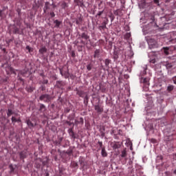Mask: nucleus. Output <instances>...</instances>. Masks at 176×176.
<instances>
[{
	"label": "nucleus",
	"mask_w": 176,
	"mask_h": 176,
	"mask_svg": "<svg viewBox=\"0 0 176 176\" xmlns=\"http://www.w3.org/2000/svg\"><path fill=\"white\" fill-rule=\"evenodd\" d=\"M8 31L10 34H21V32H20V28L16 26V25H10L9 26Z\"/></svg>",
	"instance_id": "1"
},
{
	"label": "nucleus",
	"mask_w": 176,
	"mask_h": 176,
	"mask_svg": "<svg viewBox=\"0 0 176 176\" xmlns=\"http://www.w3.org/2000/svg\"><path fill=\"white\" fill-rule=\"evenodd\" d=\"M147 43H148L149 49H155L158 46L157 41H156V40L152 38H148Z\"/></svg>",
	"instance_id": "2"
},
{
	"label": "nucleus",
	"mask_w": 176,
	"mask_h": 176,
	"mask_svg": "<svg viewBox=\"0 0 176 176\" xmlns=\"http://www.w3.org/2000/svg\"><path fill=\"white\" fill-rule=\"evenodd\" d=\"M39 100L41 101H44V102H50L52 100V96L49 94H43L40 96Z\"/></svg>",
	"instance_id": "3"
},
{
	"label": "nucleus",
	"mask_w": 176,
	"mask_h": 176,
	"mask_svg": "<svg viewBox=\"0 0 176 176\" xmlns=\"http://www.w3.org/2000/svg\"><path fill=\"white\" fill-rule=\"evenodd\" d=\"M78 162L80 166V170H83L85 168V166H86V160L83 157H80L78 159Z\"/></svg>",
	"instance_id": "4"
},
{
	"label": "nucleus",
	"mask_w": 176,
	"mask_h": 176,
	"mask_svg": "<svg viewBox=\"0 0 176 176\" xmlns=\"http://www.w3.org/2000/svg\"><path fill=\"white\" fill-rule=\"evenodd\" d=\"M148 57L150 58V63L151 64H155L156 63V55L155 52H150L148 54Z\"/></svg>",
	"instance_id": "5"
},
{
	"label": "nucleus",
	"mask_w": 176,
	"mask_h": 176,
	"mask_svg": "<svg viewBox=\"0 0 176 176\" xmlns=\"http://www.w3.org/2000/svg\"><path fill=\"white\" fill-rule=\"evenodd\" d=\"M27 156H28L27 150H23L19 153V157L21 160H24V159H26Z\"/></svg>",
	"instance_id": "6"
},
{
	"label": "nucleus",
	"mask_w": 176,
	"mask_h": 176,
	"mask_svg": "<svg viewBox=\"0 0 176 176\" xmlns=\"http://www.w3.org/2000/svg\"><path fill=\"white\" fill-rule=\"evenodd\" d=\"M60 75H62V76H64V78H65V79H68V78H69V72L68 69L67 71H64L60 69Z\"/></svg>",
	"instance_id": "7"
},
{
	"label": "nucleus",
	"mask_w": 176,
	"mask_h": 176,
	"mask_svg": "<svg viewBox=\"0 0 176 176\" xmlns=\"http://www.w3.org/2000/svg\"><path fill=\"white\" fill-rule=\"evenodd\" d=\"M25 123L30 129H34V127L36 126V123L34 124V122H32L30 119L26 120Z\"/></svg>",
	"instance_id": "8"
},
{
	"label": "nucleus",
	"mask_w": 176,
	"mask_h": 176,
	"mask_svg": "<svg viewBox=\"0 0 176 176\" xmlns=\"http://www.w3.org/2000/svg\"><path fill=\"white\" fill-rule=\"evenodd\" d=\"M80 38L85 39V41H89V39H90V36L87 35L85 32H83L78 35V39H80Z\"/></svg>",
	"instance_id": "9"
},
{
	"label": "nucleus",
	"mask_w": 176,
	"mask_h": 176,
	"mask_svg": "<svg viewBox=\"0 0 176 176\" xmlns=\"http://www.w3.org/2000/svg\"><path fill=\"white\" fill-rule=\"evenodd\" d=\"M108 24L107 21H103L102 23V25L98 26V30L101 32H103V31L107 28V25Z\"/></svg>",
	"instance_id": "10"
},
{
	"label": "nucleus",
	"mask_w": 176,
	"mask_h": 176,
	"mask_svg": "<svg viewBox=\"0 0 176 176\" xmlns=\"http://www.w3.org/2000/svg\"><path fill=\"white\" fill-rule=\"evenodd\" d=\"M95 111L98 112V113H102V112H104V109L100 106V104H96L94 106Z\"/></svg>",
	"instance_id": "11"
},
{
	"label": "nucleus",
	"mask_w": 176,
	"mask_h": 176,
	"mask_svg": "<svg viewBox=\"0 0 176 176\" xmlns=\"http://www.w3.org/2000/svg\"><path fill=\"white\" fill-rule=\"evenodd\" d=\"M56 86L58 89H63L65 86V82L63 81H56Z\"/></svg>",
	"instance_id": "12"
},
{
	"label": "nucleus",
	"mask_w": 176,
	"mask_h": 176,
	"mask_svg": "<svg viewBox=\"0 0 176 176\" xmlns=\"http://www.w3.org/2000/svg\"><path fill=\"white\" fill-rule=\"evenodd\" d=\"M68 133L72 138H73V140H75V138H76V136L75 135V133L74 132L72 128L69 129Z\"/></svg>",
	"instance_id": "13"
},
{
	"label": "nucleus",
	"mask_w": 176,
	"mask_h": 176,
	"mask_svg": "<svg viewBox=\"0 0 176 176\" xmlns=\"http://www.w3.org/2000/svg\"><path fill=\"white\" fill-rule=\"evenodd\" d=\"M54 24H55V25H54L55 28H59L60 25H61V24H63V22L56 19V20L54 21Z\"/></svg>",
	"instance_id": "14"
},
{
	"label": "nucleus",
	"mask_w": 176,
	"mask_h": 176,
	"mask_svg": "<svg viewBox=\"0 0 176 176\" xmlns=\"http://www.w3.org/2000/svg\"><path fill=\"white\" fill-rule=\"evenodd\" d=\"M101 155L102 157H107L108 156V153L105 151V147L102 148Z\"/></svg>",
	"instance_id": "15"
},
{
	"label": "nucleus",
	"mask_w": 176,
	"mask_h": 176,
	"mask_svg": "<svg viewBox=\"0 0 176 176\" xmlns=\"http://www.w3.org/2000/svg\"><path fill=\"white\" fill-rule=\"evenodd\" d=\"M121 146L122 145L119 142H116L113 144V149H119Z\"/></svg>",
	"instance_id": "16"
},
{
	"label": "nucleus",
	"mask_w": 176,
	"mask_h": 176,
	"mask_svg": "<svg viewBox=\"0 0 176 176\" xmlns=\"http://www.w3.org/2000/svg\"><path fill=\"white\" fill-rule=\"evenodd\" d=\"M142 80L144 85L146 87H148L149 86V80H148V78H142Z\"/></svg>",
	"instance_id": "17"
},
{
	"label": "nucleus",
	"mask_w": 176,
	"mask_h": 176,
	"mask_svg": "<svg viewBox=\"0 0 176 176\" xmlns=\"http://www.w3.org/2000/svg\"><path fill=\"white\" fill-rule=\"evenodd\" d=\"M94 58H98L100 57V50H96L94 55Z\"/></svg>",
	"instance_id": "18"
},
{
	"label": "nucleus",
	"mask_w": 176,
	"mask_h": 176,
	"mask_svg": "<svg viewBox=\"0 0 176 176\" xmlns=\"http://www.w3.org/2000/svg\"><path fill=\"white\" fill-rule=\"evenodd\" d=\"M78 162L73 161L72 162L71 164H70V167H72L73 168H78Z\"/></svg>",
	"instance_id": "19"
},
{
	"label": "nucleus",
	"mask_w": 176,
	"mask_h": 176,
	"mask_svg": "<svg viewBox=\"0 0 176 176\" xmlns=\"http://www.w3.org/2000/svg\"><path fill=\"white\" fill-rule=\"evenodd\" d=\"M75 3H76L77 6H83V2L82 0H74Z\"/></svg>",
	"instance_id": "20"
},
{
	"label": "nucleus",
	"mask_w": 176,
	"mask_h": 176,
	"mask_svg": "<svg viewBox=\"0 0 176 176\" xmlns=\"http://www.w3.org/2000/svg\"><path fill=\"white\" fill-rule=\"evenodd\" d=\"M39 111H41V112H45V111H46V107L45 106V104H40Z\"/></svg>",
	"instance_id": "21"
},
{
	"label": "nucleus",
	"mask_w": 176,
	"mask_h": 176,
	"mask_svg": "<svg viewBox=\"0 0 176 176\" xmlns=\"http://www.w3.org/2000/svg\"><path fill=\"white\" fill-rule=\"evenodd\" d=\"M25 90L27 91H28V93H32V91H34V90H35V88H34L33 87H27L25 88Z\"/></svg>",
	"instance_id": "22"
},
{
	"label": "nucleus",
	"mask_w": 176,
	"mask_h": 176,
	"mask_svg": "<svg viewBox=\"0 0 176 176\" xmlns=\"http://www.w3.org/2000/svg\"><path fill=\"white\" fill-rule=\"evenodd\" d=\"M121 157H126L127 156V151H126V148H124L122 152L120 155Z\"/></svg>",
	"instance_id": "23"
},
{
	"label": "nucleus",
	"mask_w": 176,
	"mask_h": 176,
	"mask_svg": "<svg viewBox=\"0 0 176 176\" xmlns=\"http://www.w3.org/2000/svg\"><path fill=\"white\" fill-rule=\"evenodd\" d=\"M46 52H47V50L45 47L39 50V53H41V54H44V53H46Z\"/></svg>",
	"instance_id": "24"
},
{
	"label": "nucleus",
	"mask_w": 176,
	"mask_h": 176,
	"mask_svg": "<svg viewBox=\"0 0 176 176\" xmlns=\"http://www.w3.org/2000/svg\"><path fill=\"white\" fill-rule=\"evenodd\" d=\"M11 120H12V123H16V122H21V120L20 118L16 119V118L15 117H14V116L12 117Z\"/></svg>",
	"instance_id": "25"
},
{
	"label": "nucleus",
	"mask_w": 176,
	"mask_h": 176,
	"mask_svg": "<svg viewBox=\"0 0 176 176\" xmlns=\"http://www.w3.org/2000/svg\"><path fill=\"white\" fill-rule=\"evenodd\" d=\"M44 9L45 10H48V9H50V3L48 1L45 2Z\"/></svg>",
	"instance_id": "26"
},
{
	"label": "nucleus",
	"mask_w": 176,
	"mask_h": 176,
	"mask_svg": "<svg viewBox=\"0 0 176 176\" xmlns=\"http://www.w3.org/2000/svg\"><path fill=\"white\" fill-rule=\"evenodd\" d=\"M82 23V17H78L76 20V24H77V25H80V24Z\"/></svg>",
	"instance_id": "27"
},
{
	"label": "nucleus",
	"mask_w": 176,
	"mask_h": 176,
	"mask_svg": "<svg viewBox=\"0 0 176 176\" xmlns=\"http://www.w3.org/2000/svg\"><path fill=\"white\" fill-rule=\"evenodd\" d=\"M12 115H13V111L10 109H8V112H7V116L8 118H10V116H12Z\"/></svg>",
	"instance_id": "28"
},
{
	"label": "nucleus",
	"mask_w": 176,
	"mask_h": 176,
	"mask_svg": "<svg viewBox=\"0 0 176 176\" xmlns=\"http://www.w3.org/2000/svg\"><path fill=\"white\" fill-rule=\"evenodd\" d=\"M76 91H77V94H78V96H79V97H83V94H85V92L83 91L77 89Z\"/></svg>",
	"instance_id": "29"
},
{
	"label": "nucleus",
	"mask_w": 176,
	"mask_h": 176,
	"mask_svg": "<svg viewBox=\"0 0 176 176\" xmlns=\"http://www.w3.org/2000/svg\"><path fill=\"white\" fill-rule=\"evenodd\" d=\"M61 142H63V138H59L58 140L56 141V145H61Z\"/></svg>",
	"instance_id": "30"
},
{
	"label": "nucleus",
	"mask_w": 176,
	"mask_h": 176,
	"mask_svg": "<svg viewBox=\"0 0 176 176\" xmlns=\"http://www.w3.org/2000/svg\"><path fill=\"white\" fill-rule=\"evenodd\" d=\"M67 7H68V3L63 1L61 4L62 9H67Z\"/></svg>",
	"instance_id": "31"
},
{
	"label": "nucleus",
	"mask_w": 176,
	"mask_h": 176,
	"mask_svg": "<svg viewBox=\"0 0 176 176\" xmlns=\"http://www.w3.org/2000/svg\"><path fill=\"white\" fill-rule=\"evenodd\" d=\"M84 104H85V105H87V104H89V96H86L84 98Z\"/></svg>",
	"instance_id": "32"
},
{
	"label": "nucleus",
	"mask_w": 176,
	"mask_h": 176,
	"mask_svg": "<svg viewBox=\"0 0 176 176\" xmlns=\"http://www.w3.org/2000/svg\"><path fill=\"white\" fill-rule=\"evenodd\" d=\"M168 91H173L174 90V85H169L167 87Z\"/></svg>",
	"instance_id": "33"
},
{
	"label": "nucleus",
	"mask_w": 176,
	"mask_h": 176,
	"mask_svg": "<svg viewBox=\"0 0 176 176\" xmlns=\"http://www.w3.org/2000/svg\"><path fill=\"white\" fill-rule=\"evenodd\" d=\"M111 63V60L109 59H106L104 61V64L106 67H109V64Z\"/></svg>",
	"instance_id": "34"
},
{
	"label": "nucleus",
	"mask_w": 176,
	"mask_h": 176,
	"mask_svg": "<svg viewBox=\"0 0 176 176\" xmlns=\"http://www.w3.org/2000/svg\"><path fill=\"white\" fill-rule=\"evenodd\" d=\"M164 52L166 56H168L170 54V53L168 52V47L164 48Z\"/></svg>",
	"instance_id": "35"
},
{
	"label": "nucleus",
	"mask_w": 176,
	"mask_h": 176,
	"mask_svg": "<svg viewBox=\"0 0 176 176\" xmlns=\"http://www.w3.org/2000/svg\"><path fill=\"white\" fill-rule=\"evenodd\" d=\"M113 58L114 60H118V58H119V54H118V52L113 53Z\"/></svg>",
	"instance_id": "36"
},
{
	"label": "nucleus",
	"mask_w": 176,
	"mask_h": 176,
	"mask_svg": "<svg viewBox=\"0 0 176 176\" xmlns=\"http://www.w3.org/2000/svg\"><path fill=\"white\" fill-rule=\"evenodd\" d=\"M166 67L167 69H171L173 68V64L168 63V64H166Z\"/></svg>",
	"instance_id": "37"
},
{
	"label": "nucleus",
	"mask_w": 176,
	"mask_h": 176,
	"mask_svg": "<svg viewBox=\"0 0 176 176\" xmlns=\"http://www.w3.org/2000/svg\"><path fill=\"white\" fill-rule=\"evenodd\" d=\"M10 71L12 74H14V75H16V70L13 67H10Z\"/></svg>",
	"instance_id": "38"
},
{
	"label": "nucleus",
	"mask_w": 176,
	"mask_h": 176,
	"mask_svg": "<svg viewBox=\"0 0 176 176\" xmlns=\"http://www.w3.org/2000/svg\"><path fill=\"white\" fill-rule=\"evenodd\" d=\"M26 50H28V52H29V53H31V52H32V48H31V47H30V45H27V46H26Z\"/></svg>",
	"instance_id": "39"
},
{
	"label": "nucleus",
	"mask_w": 176,
	"mask_h": 176,
	"mask_svg": "<svg viewBox=\"0 0 176 176\" xmlns=\"http://www.w3.org/2000/svg\"><path fill=\"white\" fill-rule=\"evenodd\" d=\"M26 74H27V72L25 71H19V75H22L23 76H24V75Z\"/></svg>",
	"instance_id": "40"
},
{
	"label": "nucleus",
	"mask_w": 176,
	"mask_h": 176,
	"mask_svg": "<svg viewBox=\"0 0 176 176\" xmlns=\"http://www.w3.org/2000/svg\"><path fill=\"white\" fill-rule=\"evenodd\" d=\"M72 150H67V151H66V153H67V155H68L69 156H71L72 155Z\"/></svg>",
	"instance_id": "41"
},
{
	"label": "nucleus",
	"mask_w": 176,
	"mask_h": 176,
	"mask_svg": "<svg viewBox=\"0 0 176 176\" xmlns=\"http://www.w3.org/2000/svg\"><path fill=\"white\" fill-rule=\"evenodd\" d=\"M10 169V173H14V168L13 167V165H10L9 166Z\"/></svg>",
	"instance_id": "42"
},
{
	"label": "nucleus",
	"mask_w": 176,
	"mask_h": 176,
	"mask_svg": "<svg viewBox=\"0 0 176 176\" xmlns=\"http://www.w3.org/2000/svg\"><path fill=\"white\" fill-rule=\"evenodd\" d=\"M130 36H131V34L130 33H126L125 34L126 39H130Z\"/></svg>",
	"instance_id": "43"
},
{
	"label": "nucleus",
	"mask_w": 176,
	"mask_h": 176,
	"mask_svg": "<svg viewBox=\"0 0 176 176\" xmlns=\"http://www.w3.org/2000/svg\"><path fill=\"white\" fill-rule=\"evenodd\" d=\"M104 13V11H99L98 13L96 14V17H100Z\"/></svg>",
	"instance_id": "44"
},
{
	"label": "nucleus",
	"mask_w": 176,
	"mask_h": 176,
	"mask_svg": "<svg viewBox=\"0 0 176 176\" xmlns=\"http://www.w3.org/2000/svg\"><path fill=\"white\" fill-rule=\"evenodd\" d=\"M91 68H92V66H91V64L87 65V69L88 71H91Z\"/></svg>",
	"instance_id": "45"
},
{
	"label": "nucleus",
	"mask_w": 176,
	"mask_h": 176,
	"mask_svg": "<svg viewBox=\"0 0 176 176\" xmlns=\"http://www.w3.org/2000/svg\"><path fill=\"white\" fill-rule=\"evenodd\" d=\"M78 123L83 124L84 123L83 118H80Z\"/></svg>",
	"instance_id": "46"
},
{
	"label": "nucleus",
	"mask_w": 176,
	"mask_h": 176,
	"mask_svg": "<svg viewBox=\"0 0 176 176\" xmlns=\"http://www.w3.org/2000/svg\"><path fill=\"white\" fill-rule=\"evenodd\" d=\"M151 142H152L153 144H156V142H157V141L156 140V139L151 138Z\"/></svg>",
	"instance_id": "47"
},
{
	"label": "nucleus",
	"mask_w": 176,
	"mask_h": 176,
	"mask_svg": "<svg viewBox=\"0 0 176 176\" xmlns=\"http://www.w3.org/2000/svg\"><path fill=\"white\" fill-rule=\"evenodd\" d=\"M2 46L3 45L0 44V50L5 53V52H6V48H3Z\"/></svg>",
	"instance_id": "48"
},
{
	"label": "nucleus",
	"mask_w": 176,
	"mask_h": 176,
	"mask_svg": "<svg viewBox=\"0 0 176 176\" xmlns=\"http://www.w3.org/2000/svg\"><path fill=\"white\" fill-rule=\"evenodd\" d=\"M50 16L51 17H55V16H56V14H54V12H51L50 13Z\"/></svg>",
	"instance_id": "49"
},
{
	"label": "nucleus",
	"mask_w": 176,
	"mask_h": 176,
	"mask_svg": "<svg viewBox=\"0 0 176 176\" xmlns=\"http://www.w3.org/2000/svg\"><path fill=\"white\" fill-rule=\"evenodd\" d=\"M98 145H99V146H100V148H101V149H102V148H104V147H102V142H98Z\"/></svg>",
	"instance_id": "50"
},
{
	"label": "nucleus",
	"mask_w": 176,
	"mask_h": 176,
	"mask_svg": "<svg viewBox=\"0 0 176 176\" xmlns=\"http://www.w3.org/2000/svg\"><path fill=\"white\" fill-rule=\"evenodd\" d=\"M66 124H68L69 126H72V124L74 126V122H71L70 121H66Z\"/></svg>",
	"instance_id": "51"
},
{
	"label": "nucleus",
	"mask_w": 176,
	"mask_h": 176,
	"mask_svg": "<svg viewBox=\"0 0 176 176\" xmlns=\"http://www.w3.org/2000/svg\"><path fill=\"white\" fill-rule=\"evenodd\" d=\"M43 85H47L49 83V80H43L42 82Z\"/></svg>",
	"instance_id": "52"
},
{
	"label": "nucleus",
	"mask_w": 176,
	"mask_h": 176,
	"mask_svg": "<svg viewBox=\"0 0 176 176\" xmlns=\"http://www.w3.org/2000/svg\"><path fill=\"white\" fill-rule=\"evenodd\" d=\"M80 43H82V45H87V43H86V41L81 40L80 41Z\"/></svg>",
	"instance_id": "53"
},
{
	"label": "nucleus",
	"mask_w": 176,
	"mask_h": 176,
	"mask_svg": "<svg viewBox=\"0 0 176 176\" xmlns=\"http://www.w3.org/2000/svg\"><path fill=\"white\" fill-rule=\"evenodd\" d=\"M173 83L176 85V76L173 78Z\"/></svg>",
	"instance_id": "54"
},
{
	"label": "nucleus",
	"mask_w": 176,
	"mask_h": 176,
	"mask_svg": "<svg viewBox=\"0 0 176 176\" xmlns=\"http://www.w3.org/2000/svg\"><path fill=\"white\" fill-rule=\"evenodd\" d=\"M154 3L159 5V0H153Z\"/></svg>",
	"instance_id": "55"
},
{
	"label": "nucleus",
	"mask_w": 176,
	"mask_h": 176,
	"mask_svg": "<svg viewBox=\"0 0 176 176\" xmlns=\"http://www.w3.org/2000/svg\"><path fill=\"white\" fill-rule=\"evenodd\" d=\"M76 54H75V52L72 51V57H75Z\"/></svg>",
	"instance_id": "56"
},
{
	"label": "nucleus",
	"mask_w": 176,
	"mask_h": 176,
	"mask_svg": "<svg viewBox=\"0 0 176 176\" xmlns=\"http://www.w3.org/2000/svg\"><path fill=\"white\" fill-rule=\"evenodd\" d=\"M13 40L10 39L8 41H6L7 43L9 45V43H10Z\"/></svg>",
	"instance_id": "57"
},
{
	"label": "nucleus",
	"mask_w": 176,
	"mask_h": 176,
	"mask_svg": "<svg viewBox=\"0 0 176 176\" xmlns=\"http://www.w3.org/2000/svg\"><path fill=\"white\" fill-rule=\"evenodd\" d=\"M173 159H174V160H176V153L173 154Z\"/></svg>",
	"instance_id": "58"
},
{
	"label": "nucleus",
	"mask_w": 176,
	"mask_h": 176,
	"mask_svg": "<svg viewBox=\"0 0 176 176\" xmlns=\"http://www.w3.org/2000/svg\"><path fill=\"white\" fill-rule=\"evenodd\" d=\"M75 123H76V124H79V121H78V120H75Z\"/></svg>",
	"instance_id": "59"
},
{
	"label": "nucleus",
	"mask_w": 176,
	"mask_h": 176,
	"mask_svg": "<svg viewBox=\"0 0 176 176\" xmlns=\"http://www.w3.org/2000/svg\"><path fill=\"white\" fill-rule=\"evenodd\" d=\"M152 21H155V16L151 17Z\"/></svg>",
	"instance_id": "60"
},
{
	"label": "nucleus",
	"mask_w": 176,
	"mask_h": 176,
	"mask_svg": "<svg viewBox=\"0 0 176 176\" xmlns=\"http://www.w3.org/2000/svg\"><path fill=\"white\" fill-rule=\"evenodd\" d=\"M114 14H117V15L119 14L118 13V10L115 11Z\"/></svg>",
	"instance_id": "61"
},
{
	"label": "nucleus",
	"mask_w": 176,
	"mask_h": 176,
	"mask_svg": "<svg viewBox=\"0 0 176 176\" xmlns=\"http://www.w3.org/2000/svg\"><path fill=\"white\" fill-rule=\"evenodd\" d=\"M40 75H41L43 78H45V74H41Z\"/></svg>",
	"instance_id": "62"
},
{
	"label": "nucleus",
	"mask_w": 176,
	"mask_h": 176,
	"mask_svg": "<svg viewBox=\"0 0 176 176\" xmlns=\"http://www.w3.org/2000/svg\"><path fill=\"white\" fill-rule=\"evenodd\" d=\"M47 10H45V8H43V12L44 13H46V11H47Z\"/></svg>",
	"instance_id": "63"
},
{
	"label": "nucleus",
	"mask_w": 176,
	"mask_h": 176,
	"mask_svg": "<svg viewBox=\"0 0 176 176\" xmlns=\"http://www.w3.org/2000/svg\"><path fill=\"white\" fill-rule=\"evenodd\" d=\"M45 176H49V173H46V175Z\"/></svg>",
	"instance_id": "64"
}]
</instances>
